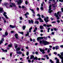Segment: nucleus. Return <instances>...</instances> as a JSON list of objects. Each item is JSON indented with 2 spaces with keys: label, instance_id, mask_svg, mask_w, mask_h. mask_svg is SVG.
Listing matches in <instances>:
<instances>
[{
  "label": "nucleus",
  "instance_id": "69168bd1",
  "mask_svg": "<svg viewBox=\"0 0 63 63\" xmlns=\"http://www.w3.org/2000/svg\"><path fill=\"white\" fill-rule=\"evenodd\" d=\"M50 19H51V20H53V18L52 17H51L50 18Z\"/></svg>",
  "mask_w": 63,
  "mask_h": 63
},
{
  "label": "nucleus",
  "instance_id": "9b49d317",
  "mask_svg": "<svg viewBox=\"0 0 63 63\" xmlns=\"http://www.w3.org/2000/svg\"><path fill=\"white\" fill-rule=\"evenodd\" d=\"M18 4H21L22 3V1L21 0H19L18 1H17Z\"/></svg>",
  "mask_w": 63,
  "mask_h": 63
},
{
  "label": "nucleus",
  "instance_id": "bf43d9fd",
  "mask_svg": "<svg viewBox=\"0 0 63 63\" xmlns=\"http://www.w3.org/2000/svg\"><path fill=\"white\" fill-rule=\"evenodd\" d=\"M28 62H29L30 63L31 62V61L30 60H28Z\"/></svg>",
  "mask_w": 63,
  "mask_h": 63
},
{
  "label": "nucleus",
  "instance_id": "09e8293b",
  "mask_svg": "<svg viewBox=\"0 0 63 63\" xmlns=\"http://www.w3.org/2000/svg\"><path fill=\"white\" fill-rule=\"evenodd\" d=\"M37 10L38 11H39V8L38 7H37Z\"/></svg>",
  "mask_w": 63,
  "mask_h": 63
},
{
  "label": "nucleus",
  "instance_id": "864d4df0",
  "mask_svg": "<svg viewBox=\"0 0 63 63\" xmlns=\"http://www.w3.org/2000/svg\"><path fill=\"white\" fill-rule=\"evenodd\" d=\"M47 52L48 53H49V52H50V50L48 49V50L47 51Z\"/></svg>",
  "mask_w": 63,
  "mask_h": 63
},
{
  "label": "nucleus",
  "instance_id": "2eb2a0df",
  "mask_svg": "<svg viewBox=\"0 0 63 63\" xmlns=\"http://www.w3.org/2000/svg\"><path fill=\"white\" fill-rule=\"evenodd\" d=\"M39 19V20H40V22H43L44 21H43V20L42 19H41V18H38V19Z\"/></svg>",
  "mask_w": 63,
  "mask_h": 63
},
{
  "label": "nucleus",
  "instance_id": "6e6d98bb",
  "mask_svg": "<svg viewBox=\"0 0 63 63\" xmlns=\"http://www.w3.org/2000/svg\"><path fill=\"white\" fill-rule=\"evenodd\" d=\"M3 15H5L6 14H7V13H6V12H4L3 13Z\"/></svg>",
  "mask_w": 63,
  "mask_h": 63
},
{
  "label": "nucleus",
  "instance_id": "b1692460",
  "mask_svg": "<svg viewBox=\"0 0 63 63\" xmlns=\"http://www.w3.org/2000/svg\"><path fill=\"white\" fill-rule=\"evenodd\" d=\"M14 45L15 47V48H16V47H17V44H15Z\"/></svg>",
  "mask_w": 63,
  "mask_h": 63
},
{
  "label": "nucleus",
  "instance_id": "c03bdc74",
  "mask_svg": "<svg viewBox=\"0 0 63 63\" xmlns=\"http://www.w3.org/2000/svg\"><path fill=\"white\" fill-rule=\"evenodd\" d=\"M59 2H63V0H59Z\"/></svg>",
  "mask_w": 63,
  "mask_h": 63
},
{
  "label": "nucleus",
  "instance_id": "f3484780",
  "mask_svg": "<svg viewBox=\"0 0 63 63\" xmlns=\"http://www.w3.org/2000/svg\"><path fill=\"white\" fill-rule=\"evenodd\" d=\"M10 28H15V26H14L11 25H10Z\"/></svg>",
  "mask_w": 63,
  "mask_h": 63
},
{
  "label": "nucleus",
  "instance_id": "72a5a7b5",
  "mask_svg": "<svg viewBox=\"0 0 63 63\" xmlns=\"http://www.w3.org/2000/svg\"><path fill=\"white\" fill-rule=\"evenodd\" d=\"M34 60H38V58L37 57H35L34 58Z\"/></svg>",
  "mask_w": 63,
  "mask_h": 63
},
{
  "label": "nucleus",
  "instance_id": "ea45409f",
  "mask_svg": "<svg viewBox=\"0 0 63 63\" xmlns=\"http://www.w3.org/2000/svg\"><path fill=\"white\" fill-rule=\"evenodd\" d=\"M19 33H20V34H22V35L23 34V32H19Z\"/></svg>",
  "mask_w": 63,
  "mask_h": 63
},
{
  "label": "nucleus",
  "instance_id": "20e7f679",
  "mask_svg": "<svg viewBox=\"0 0 63 63\" xmlns=\"http://www.w3.org/2000/svg\"><path fill=\"white\" fill-rule=\"evenodd\" d=\"M54 16H61V13L60 12H58L57 14L56 13H55L54 14Z\"/></svg>",
  "mask_w": 63,
  "mask_h": 63
},
{
  "label": "nucleus",
  "instance_id": "c756f323",
  "mask_svg": "<svg viewBox=\"0 0 63 63\" xmlns=\"http://www.w3.org/2000/svg\"><path fill=\"white\" fill-rule=\"evenodd\" d=\"M46 57L47 59H49V57H48L47 55H46Z\"/></svg>",
  "mask_w": 63,
  "mask_h": 63
},
{
  "label": "nucleus",
  "instance_id": "c85d7f7f",
  "mask_svg": "<svg viewBox=\"0 0 63 63\" xmlns=\"http://www.w3.org/2000/svg\"><path fill=\"white\" fill-rule=\"evenodd\" d=\"M50 62L51 63H54V62H53V61H52L51 60H50Z\"/></svg>",
  "mask_w": 63,
  "mask_h": 63
},
{
  "label": "nucleus",
  "instance_id": "338daca9",
  "mask_svg": "<svg viewBox=\"0 0 63 63\" xmlns=\"http://www.w3.org/2000/svg\"><path fill=\"white\" fill-rule=\"evenodd\" d=\"M30 39L31 42H32V39L31 38H30Z\"/></svg>",
  "mask_w": 63,
  "mask_h": 63
},
{
  "label": "nucleus",
  "instance_id": "a878e982",
  "mask_svg": "<svg viewBox=\"0 0 63 63\" xmlns=\"http://www.w3.org/2000/svg\"><path fill=\"white\" fill-rule=\"evenodd\" d=\"M35 24H39V22L38 21H35Z\"/></svg>",
  "mask_w": 63,
  "mask_h": 63
},
{
  "label": "nucleus",
  "instance_id": "393cba45",
  "mask_svg": "<svg viewBox=\"0 0 63 63\" xmlns=\"http://www.w3.org/2000/svg\"><path fill=\"white\" fill-rule=\"evenodd\" d=\"M1 49L3 51V52H7V50H4L3 49Z\"/></svg>",
  "mask_w": 63,
  "mask_h": 63
},
{
  "label": "nucleus",
  "instance_id": "774afa93",
  "mask_svg": "<svg viewBox=\"0 0 63 63\" xmlns=\"http://www.w3.org/2000/svg\"><path fill=\"white\" fill-rule=\"evenodd\" d=\"M60 47H62V48L63 47V45H61L60 46Z\"/></svg>",
  "mask_w": 63,
  "mask_h": 63
},
{
  "label": "nucleus",
  "instance_id": "1a4fd4ad",
  "mask_svg": "<svg viewBox=\"0 0 63 63\" xmlns=\"http://www.w3.org/2000/svg\"><path fill=\"white\" fill-rule=\"evenodd\" d=\"M52 26L51 25H47L46 24H43V26H47V27H49L50 26Z\"/></svg>",
  "mask_w": 63,
  "mask_h": 63
},
{
  "label": "nucleus",
  "instance_id": "79ce46f5",
  "mask_svg": "<svg viewBox=\"0 0 63 63\" xmlns=\"http://www.w3.org/2000/svg\"><path fill=\"white\" fill-rule=\"evenodd\" d=\"M20 20H22V17H19Z\"/></svg>",
  "mask_w": 63,
  "mask_h": 63
},
{
  "label": "nucleus",
  "instance_id": "603ef678",
  "mask_svg": "<svg viewBox=\"0 0 63 63\" xmlns=\"http://www.w3.org/2000/svg\"><path fill=\"white\" fill-rule=\"evenodd\" d=\"M22 8H23H23H25V7H24V6L23 5L22 6Z\"/></svg>",
  "mask_w": 63,
  "mask_h": 63
},
{
  "label": "nucleus",
  "instance_id": "5701e85b",
  "mask_svg": "<svg viewBox=\"0 0 63 63\" xmlns=\"http://www.w3.org/2000/svg\"><path fill=\"white\" fill-rule=\"evenodd\" d=\"M55 47L56 50H57L59 49V47L58 46H56Z\"/></svg>",
  "mask_w": 63,
  "mask_h": 63
},
{
  "label": "nucleus",
  "instance_id": "680f3d73",
  "mask_svg": "<svg viewBox=\"0 0 63 63\" xmlns=\"http://www.w3.org/2000/svg\"><path fill=\"white\" fill-rule=\"evenodd\" d=\"M9 7H11V8H12V7H13V6L12 5H11L9 6Z\"/></svg>",
  "mask_w": 63,
  "mask_h": 63
},
{
  "label": "nucleus",
  "instance_id": "f03ea898",
  "mask_svg": "<svg viewBox=\"0 0 63 63\" xmlns=\"http://www.w3.org/2000/svg\"><path fill=\"white\" fill-rule=\"evenodd\" d=\"M52 6L51 4H50L49 5V9H48L49 11V14H51L52 12H53V11H52V10H51L52 9V8H52V6Z\"/></svg>",
  "mask_w": 63,
  "mask_h": 63
},
{
  "label": "nucleus",
  "instance_id": "c9c22d12",
  "mask_svg": "<svg viewBox=\"0 0 63 63\" xmlns=\"http://www.w3.org/2000/svg\"><path fill=\"white\" fill-rule=\"evenodd\" d=\"M12 47V45H8V47Z\"/></svg>",
  "mask_w": 63,
  "mask_h": 63
},
{
  "label": "nucleus",
  "instance_id": "423d86ee",
  "mask_svg": "<svg viewBox=\"0 0 63 63\" xmlns=\"http://www.w3.org/2000/svg\"><path fill=\"white\" fill-rule=\"evenodd\" d=\"M30 10H31L32 12V13H33L32 15L33 16H36V14H35V11H34V9H32L31 8H30Z\"/></svg>",
  "mask_w": 63,
  "mask_h": 63
},
{
  "label": "nucleus",
  "instance_id": "4d7b16f0",
  "mask_svg": "<svg viewBox=\"0 0 63 63\" xmlns=\"http://www.w3.org/2000/svg\"><path fill=\"white\" fill-rule=\"evenodd\" d=\"M37 16H41L40 15V14H38L37 15Z\"/></svg>",
  "mask_w": 63,
  "mask_h": 63
},
{
  "label": "nucleus",
  "instance_id": "ddd939ff",
  "mask_svg": "<svg viewBox=\"0 0 63 63\" xmlns=\"http://www.w3.org/2000/svg\"><path fill=\"white\" fill-rule=\"evenodd\" d=\"M16 53H17V54H21L22 53V52L21 51H17L16 52Z\"/></svg>",
  "mask_w": 63,
  "mask_h": 63
},
{
  "label": "nucleus",
  "instance_id": "2f4dec72",
  "mask_svg": "<svg viewBox=\"0 0 63 63\" xmlns=\"http://www.w3.org/2000/svg\"><path fill=\"white\" fill-rule=\"evenodd\" d=\"M8 4V3H4V5L6 6V7H7V5Z\"/></svg>",
  "mask_w": 63,
  "mask_h": 63
},
{
  "label": "nucleus",
  "instance_id": "4468645a",
  "mask_svg": "<svg viewBox=\"0 0 63 63\" xmlns=\"http://www.w3.org/2000/svg\"><path fill=\"white\" fill-rule=\"evenodd\" d=\"M3 41H4V39L2 38L0 41V44H1L2 43H3Z\"/></svg>",
  "mask_w": 63,
  "mask_h": 63
},
{
  "label": "nucleus",
  "instance_id": "e2e57ef3",
  "mask_svg": "<svg viewBox=\"0 0 63 63\" xmlns=\"http://www.w3.org/2000/svg\"><path fill=\"white\" fill-rule=\"evenodd\" d=\"M61 9L62 10V12H63V8H61Z\"/></svg>",
  "mask_w": 63,
  "mask_h": 63
},
{
  "label": "nucleus",
  "instance_id": "f704fd0d",
  "mask_svg": "<svg viewBox=\"0 0 63 63\" xmlns=\"http://www.w3.org/2000/svg\"><path fill=\"white\" fill-rule=\"evenodd\" d=\"M25 4L26 5H28V2H27V1H26L25 2Z\"/></svg>",
  "mask_w": 63,
  "mask_h": 63
},
{
  "label": "nucleus",
  "instance_id": "9d476101",
  "mask_svg": "<svg viewBox=\"0 0 63 63\" xmlns=\"http://www.w3.org/2000/svg\"><path fill=\"white\" fill-rule=\"evenodd\" d=\"M10 4L12 5L13 7H16V4L15 3H12L11 2H10Z\"/></svg>",
  "mask_w": 63,
  "mask_h": 63
},
{
  "label": "nucleus",
  "instance_id": "49530a36",
  "mask_svg": "<svg viewBox=\"0 0 63 63\" xmlns=\"http://www.w3.org/2000/svg\"><path fill=\"white\" fill-rule=\"evenodd\" d=\"M31 22L32 23H33V21L32 20H31Z\"/></svg>",
  "mask_w": 63,
  "mask_h": 63
},
{
  "label": "nucleus",
  "instance_id": "f257e3e1",
  "mask_svg": "<svg viewBox=\"0 0 63 63\" xmlns=\"http://www.w3.org/2000/svg\"><path fill=\"white\" fill-rule=\"evenodd\" d=\"M40 43L41 44H43L45 46L50 44V42H48L46 40L40 41Z\"/></svg>",
  "mask_w": 63,
  "mask_h": 63
},
{
  "label": "nucleus",
  "instance_id": "aec40b11",
  "mask_svg": "<svg viewBox=\"0 0 63 63\" xmlns=\"http://www.w3.org/2000/svg\"><path fill=\"white\" fill-rule=\"evenodd\" d=\"M8 35V33L7 32V31H6L5 32V36H7Z\"/></svg>",
  "mask_w": 63,
  "mask_h": 63
},
{
  "label": "nucleus",
  "instance_id": "7c9ffc66",
  "mask_svg": "<svg viewBox=\"0 0 63 63\" xmlns=\"http://www.w3.org/2000/svg\"><path fill=\"white\" fill-rule=\"evenodd\" d=\"M29 34V32H27V33L26 34V36H28Z\"/></svg>",
  "mask_w": 63,
  "mask_h": 63
},
{
  "label": "nucleus",
  "instance_id": "39448f33",
  "mask_svg": "<svg viewBox=\"0 0 63 63\" xmlns=\"http://www.w3.org/2000/svg\"><path fill=\"white\" fill-rule=\"evenodd\" d=\"M45 38V40H47L46 39H47V37H38L37 38V41H39V40H40L41 39H44V38Z\"/></svg>",
  "mask_w": 63,
  "mask_h": 63
},
{
  "label": "nucleus",
  "instance_id": "5fc2aeb1",
  "mask_svg": "<svg viewBox=\"0 0 63 63\" xmlns=\"http://www.w3.org/2000/svg\"><path fill=\"white\" fill-rule=\"evenodd\" d=\"M54 54H55V55L57 54V53L55 52L54 53Z\"/></svg>",
  "mask_w": 63,
  "mask_h": 63
},
{
  "label": "nucleus",
  "instance_id": "37998d69",
  "mask_svg": "<svg viewBox=\"0 0 63 63\" xmlns=\"http://www.w3.org/2000/svg\"><path fill=\"white\" fill-rule=\"evenodd\" d=\"M57 22L58 23H59V22H60V21L59 20H57Z\"/></svg>",
  "mask_w": 63,
  "mask_h": 63
},
{
  "label": "nucleus",
  "instance_id": "6ab92c4d",
  "mask_svg": "<svg viewBox=\"0 0 63 63\" xmlns=\"http://www.w3.org/2000/svg\"><path fill=\"white\" fill-rule=\"evenodd\" d=\"M29 14L28 12H26V13L24 15L25 16H27V15H29Z\"/></svg>",
  "mask_w": 63,
  "mask_h": 63
},
{
  "label": "nucleus",
  "instance_id": "dca6fc26",
  "mask_svg": "<svg viewBox=\"0 0 63 63\" xmlns=\"http://www.w3.org/2000/svg\"><path fill=\"white\" fill-rule=\"evenodd\" d=\"M30 56V59H33V58H34V56L33 55H31Z\"/></svg>",
  "mask_w": 63,
  "mask_h": 63
},
{
  "label": "nucleus",
  "instance_id": "4c0bfd02",
  "mask_svg": "<svg viewBox=\"0 0 63 63\" xmlns=\"http://www.w3.org/2000/svg\"><path fill=\"white\" fill-rule=\"evenodd\" d=\"M29 55V52L28 51L27 52L26 55Z\"/></svg>",
  "mask_w": 63,
  "mask_h": 63
},
{
  "label": "nucleus",
  "instance_id": "a18cd8bd",
  "mask_svg": "<svg viewBox=\"0 0 63 63\" xmlns=\"http://www.w3.org/2000/svg\"><path fill=\"white\" fill-rule=\"evenodd\" d=\"M4 20V23H6V22H7L6 21V20H5V19Z\"/></svg>",
  "mask_w": 63,
  "mask_h": 63
},
{
  "label": "nucleus",
  "instance_id": "f8f14e48",
  "mask_svg": "<svg viewBox=\"0 0 63 63\" xmlns=\"http://www.w3.org/2000/svg\"><path fill=\"white\" fill-rule=\"evenodd\" d=\"M3 12V8L0 7V13H2Z\"/></svg>",
  "mask_w": 63,
  "mask_h": 63
},
{
  "label": "nucleus",
  "instance_id": "58836bf2",
  "mask_svg": "<svg viewBox=\"0 0 63 63\" xmlns=\"http://www.w3.org/2000/svg\"><path fill=\"white\" fill-rule=\"evenodd\" d=\"M12 53H13L12 52H11V53L10 52V56L11 57L12 55Z\"/></svg>",
  "mask_w": 63,
  "mask_h": 63
},
{
  "label": "nucleus",
  "instance_id": "473e14b6",
  "mask_svg": "<svg viewBox=\"0 0 63 63\" xmlns=\"http://www.w3.org/2000/svg\"><path fill=\"white\" fill-rule=\"evenodd\" d=\"M26 27L25 26H23V30H25V29Z\"/></svg>",
  "mask_w": 63,
  "mask_h": 63
},
{
  "label": "nucleus",
  "instance_id": "3c124183",
  "mask_svg": "<svg viewBox=\"0 0 63 63\" xmlns=\"http://www.w3.org/2000/svg\"><path fill=\"white\" fill-rule=\"evenodd\" d=\"M28 22L30 24L31 23V21H30V20L28 21Z\"/></svg>",
  "mask_w": 63,
  "mask_h": 63
},
{
  "label": "nucleus",
  "instance_id": "bb28decb",
  "mask_svg": "<svg viewBox=\"0 0 63 63\" xmlns=\"http://www.w3.org/2000/svg\"><path fill=\"white\" fill-rule=\"evenodd\" d=\"M40 10H41L42 11H44V8L43 7H41L40 8Z\"/></svg>",
  "mask_w": 63,
  "mask_h": 63
},
{
  "label": "nucleus",
  "instance_id": "de8ad7c7",
  "mask_svg": "<svg viewBox=\"0 0 63 63\" xmlns=\"http://www.w3.org/2000/svg\"><path fill=\"white\" fill-rule=\"evenodd\" d=\"M41 59L43 60H45V59L44 58H42Z\"/></svg>",
  "mask_w": 63,
  "mask_h": 63
},
{
  "label": "nucleus",
  "instance_id": "412c9836",
  "mask_svg": "<svg viewBox=\"0 0 63 63\" xmlns=\"http://www.w3.org/2000/svg\"><path fill=\"white\" fill-rule=\"evenodd\" d=\"M15 36L16 39H17L18 38V35L17 34H15Z\"/></svg>",
  "mask_w": 63,
  "mask_h": 63
},
{
  "label": "nucleus",
  "instance_id": "a211bd4d",
  "mask_svg": "<svg viewBox=\"0 0 63 63\" xmlns=\"http://www.w3.org/2000/svg\"><path fill=\"white\" fill-rule=\"evenodd\" d=\"M40 28L41 29H44V27L42 26H40Z\"/></svg>",
  "mask_w": 63,
  "mask_h": 63
},
{
  "label": "nucleus",
  "instance_id": "4be33fe9",
  "mask_svg": "<svg viewBox=\"0 0 63 63\" xmlns=\"http://www.w3.org/2000/svg\"><path fill=\"white\" fill-rule=\"evenodd\" d=\"M20 48H21L20 47H18L16 49V50L17 51H18V50H19L20 49Z\"/></svg>",
  "mask_w": 63,
  "mask_h": 63
},
{
  "label": "nucleus",
  "instance_id": "e433bc0d",
  "mask_svg": "<svg viewBox=\"0 0 63 63\" xmlns=\"http://www.w3.org/2000/svg\"><path fill=\"white\" fill-rule=\"evenodd\" d=\"M56 17H57V19H59V17L57 16H56Z\"/></svg>",
  "mask_w": 63,
  "mask_h": 63
},
{
  "label": "nucleus",
  "instance_id": "8fccbe9b",
  "mask_svg": "<svg viewBox=\"0 0 63 63\" xmlns=\"http://www.w3.org/2000/svg\"><path fill=\"white\" fill-rule=\"evenodd\" d=\"M55 47H53L52 48L53 49V50H54V49H55Z\"/></svg>",
  "mask_w": 63,
  "mask_h": 63
},
{
  "label": "nucleus",
  "instance_id": "0eeeda50",
  "mask_svg": "<svg viewBox=\"0 0 63 63\" xmlns=\"http://www.w3.org/2000/svg\"><path fill=\"white\" fill-rule=\"evenodd\" d=\"M39 49L40 50V51L41 52H42V53L43 54H44V53H45V49H42V48H39Z\"/></svg>",
  "mask_w": 63,
  "mask_h": 63
},
{
  "label": "nucleus",
  "instance_id": "6e6552de",
  "mask_svg": "<svg viewBox=\"0 0 63 63\" xmlns=\"http://www.w3.org/2000/svg\"><path fill=\"white\" fill-rule=\"evenodd\" d=\"M44 20L46 22H47L49 21L48 20V17H46L44 18Z\"/></svg>",
  "mask_w": 63,
  "mask_h": 63
},
{
  "label": "nucleus",
  "instance_id": "a19ab883",
  "mask_svg": "<svg viewBox=\"0 0 63 63\" xmlns=\"http://www.w3.org/2000/svg\"><path fill=\"white\" fill-rule=\"evenodd\" d=\"M35 53L36 55H38V52L37 51L36 52H35Z\"/></svg>",
  "mask_w": 63,
  "mask_h": 63
},
{
  "label": "nucleus",
  "instance_id": "052dcab7",
  "mask_svg": "<svg viewBox=\"0 0 63 63\" xmlns=\"http://www.w3.org/2000/svg\"><path fill=\"white\" fill-rule=\"evenodd\" d=\"M18 7L19 8H21V6L19 5L18 6Z\"/></svg>",
  "mask_w": 63,
  "mask_h": 63
},
{
  "label": "nucleus",
  "instance_id": "13d9d810",
  "mask_svg": "<svg viewBox=\"0 0 63 63\" xmlns=\"http://www.w3.org/2000/svg\"><path fill=\"white\" fill-rule=\"evenodd\" d=\"M29 56H28V57L27 58V60H28V59H29Z\"/></svg>",
  "mask_w": 63,
  "mask_h": 63
},
{
  "label": "nucleus",
  "instance_id": "cd10ccee",
  "mask_svg": "<svg viewBox=\"0 0 63 63\" xmlns=\"http://www.w3.org/2000/svg\"><path fill=\"white\" fill-rule=\"evenodd\" d=\"M31 29H32V27H31L29 29V32H31Z\"/></svg>",
  "mask_w": 63,
  "mask_h": 63
},
{
  "label": "nucleus",
  "instance_id": "7ed1b4c3",
  "mask_svg": "<svg viewBox=\"0 0 63 63\" xmlns=\"http://www.w3.org/2000/svg\"><path fill=\"white\" fill-rule=\"evenodd\" d=\"M61 55L59 56V57L62 59L61 62L62 63H63V52L60 53Z\"/></svg>",
  "mask_w": 63,
  "mask_h": 63
},
{
  "label": "nucleus",
  "instance_id": "0e129e2a",
  "mask_svg": "<svg viewBox=\"0 0 63 63\" xmlns=\"http://www.w3.org/2000/svg\"><path fill=\"white\" fill-rule=\"evenodd\" d=\"M5 18H7V19L8 18V17H7V16H5Z\"/></svg>",
  "mask_w": 63,
  "mask_h": 63
}]
</instances>
